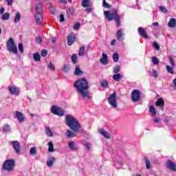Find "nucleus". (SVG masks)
<instances>
[{
    "label": "nucleus",
    "mask_w": 176,
    "mask_h": 176,
    "mask_svg": "<svg viewBox=\"0 0 176 176\" xmlns=\"http://www.w3.org/2000/svg\"><path fill=\"white\" fill-rule=\"evenodd\" d=\"M74 86L78 93L80 95V97H82V100H85V98L90 100L91 97L90 96V94L88 91L90 86H89L87 79L85 78L79 79L74 82Z\"/></svg>",
    "instance_id": "nucleus-1"
},
{
    "label": "nucleus",
    "mask_w": 176,
    "mask_h": 176,
    "mask_svg": "<svg viewBox=\"0 0 176 176\" xmlns=\"http://www.w3.org/2000/svg\"><path fill=\"white\" fill-rule=\"evenodd\" d=\"M65 122L67 126L71 129L74 133H79L80 131V129H82V126L79 123V121L75 118L72 115L69 114L65 116Z\"/></svg>",
    "instance_id": "nucleus-2"
},
{
    "label": "nucleus",
    "mask_w": 176,
    "mask_h": 176,
    "mask_svg": "<svg viewBox=\"0 0 176 176\" xmlns=\"http://www.w3.org/2000/svg\"><path fill=\"white\" fill-rule=\"evenodd\" d=\"M103 13L109 21H112V20L114 19L117 27H120V16H119V14H118V11L115 10L112 12L107 10L104 11Z\"/></svg>",
    "instance_id": "nucleus-3"
},
{
    "label": "nucleus",
    "mask_w": 176,
    "mask_h": 176,
    "mask_svg": "<svg viewBox=\"0 0 176 176\" xmlns=\"http://www.w3.org/2000/svg\"><path fill=\"white\" fill-rule=\"evenodd\" d=\"M107 101L112 108H118V100H116V92H113L107 98Z\"/></svg>",
    "instance_id": "nucleus-4"
},
{
    "label": "nucleus",
    "mask_w": 176,
    "mask_h": 176,
    "mask_svg": "<svg viewBox=\"0 0 176 176\" xmlns=\"http://www.w3.org/2000/svg\"><path fill=\"white\" fill-rule=\"evenodd\" d=\"M50 111L52 113H54V115H57L58 116L60 117L64 116L65 113V111H64V109L56 106H52L50 109Z\"/></svg>",
    "instance_id": "nucleus-5"
},
{
    "label": "nucleus",
    "mask_w": 176,
    "mask_h": 176,
    "mask_svg": "<svg viewBox=\"0 0 176 176\" xmlns=\"http://www.w3.org/2000/svg\"><path fill=\"white\" fill-rule=\"evenodd\" d=\"M13 167H14V160H8L5 161V162L3 164V170H7L8 171H10V170H13Z\"/></svg>",
    "instance_id": "nucleus-6"
},
{
    "label": "nucleus",
    "mask_w": 176,
    "mask_h": 176,
    "mask_svg": "<svg viewBox=\"0 0 176 176\" xmlns=\"http://www.w3.org/2000/svg\"><path fill=\"white\" fill-rule=\"evenodd\" d=\"M131 100L133 102H138L141 100V92L138 89H134L131 93Z\"/></svg>",
    "instance_id": "nucleus-7"
},
{
    "label": "nucleus",
    "mask_w": 176,
    "mask_h": 176,
    "mask_svg": "<svg viewBox=\"0 0 176 176\" xmlns=\"http://www.w3.org/2000/svg\"><path fill=\"white\" fill-rule=\"evenodd\" d=\"M8 91H10V94L12 96H19L20 94V89L16 86H10L8 87Z\"/></svg>",
    "instance_id": "nucleus-8"
},
{
    "label": "nucleus",
    "mask_w": 176,
    "mask_h": 176,
    "mask_svg": "<svg viewBox=\"0 0 176 176\" xmlns=\"http://www.w3.org/2000/svg\"><path fill=\"white\" fill-rule=\"evenodd\" d=\"M10 144H12L16 153H20V152H21V148H20V143L19 141H11L10 142Z\"/></svg>",
    "instance_id": "nucleus-9"
},
{
    "label": "nucleus",
    "mask_w": 176,
    "mask_h": 176,
    "mask_svg": "<svg viewBox=\"0 0 176 176\" xmlns=\"http://www.w3.org/2000/svg\"><path fill=\"white\" fill-rule=\"evenodd\" d=\"M14 118L16 119H18V122L19 123H23L24 122V120H25V118L24 117V114L20 111L15 112Z\"/></svg>",
    "instance_id": "nucleus-10"
},
{
    "label": "nucleus",
    "mask_w": 176,
    "mask_h": 176,
    "mask_svg": "<svg viewBox=\"0 0 176 176\" xmlns=\"http://www.w3.org/2000/svg\"><path fill=\"white\" fill-rule=\"evenodd\" d=\"M166 165L167 168H168L169 170H172V171H176V164L173 161L168 160L166 162Z\"/></svg>",
    "instance_id": "nucleus-11"
},
{
    "label": "nucleus",
    "mask_w": 176,
    "mask_h": 176,
    "mask_svg": "<svg viewBox=\"0 0 176 176\" xmlns=\"http://www.w3.org/2000/svg\"><path fill=\"white\" fill-rule=\"evenodd\" d=\"M7 49H8V52L14 53V54H17V53L19 52L16 45H7Z\"/></svg>",
    "instance_id": "nucleus-12"
},
{
    "label": "nucleus",
    "mask_w": 176,
    "mask_h": 176,
    "mask_svg": "<svg viewBox=\"0 0 176 176\" xmlns=\"http://www.w3.org/2000/svg\"><path fill=\"white\" fill-rule=\"evenodd\" d=\"M76 39V37L75 36V34L74 33H72L67 36V43L68 45H72L74 44V42H75Z\"/></svg>",
    "instance_id": "nucleus-13"
},
{
    "label": "nucleus",
    "mask_w": 176,
    "mask_h": 176,
    "mask_svg": "<svg viewBox=\"0 0 176 176\" xmlns=\"http://www.w3.org/2000/svg\"><path fill=\"white\" fill-rule=\"evenodd\" d=\"M35 20L36 24L41 25V24H42V22L43 21V16H42V14L36 13L35 15Z\"/></svg>",
    "instance_id": "nucleus-14"
},
{
    "label": "nucleus",
    "mask_w": 176,
    "mask_h": 176,
    "mask_svg": "<svg viewBox=\"0 0 176 176\" xmlns=\"http://www.w3.org/2000/svg\"><path fill=\"white\" fill-rule=\"evenodd\" d=\"M138 33L139 35H140V36H142V38H144V39L148 38V34H146V31H145L144 28H139Z\"/></svg>",
    "instance_id": "nucleus-15"
},
{
    "label": "nucleus",
    "mask_w": 176,
    "mask_h": 176,
    "mask_svg": "<svg viewBox=\"0 0 176 176\" xmlns=\"http://www.w3.org/2000/svg\"><path fill=\"white\" fill-rule=\"evenodd\" d=\"M99 133L100 134H102V135H103L104 138H107V140L111 139V135L109 134V133L107 132V131L100 129H99Z\"/></svg>",
    "instance_id": "nucleus-16"
},
{
    "label": "nucleus",
    "mask_w": 176,
    "mask_h": 176,
    "mask_svg": "<svg viewBox=\"0 0 176 176\" xmlns=\"http://www.w3.org/2000/svg\"><path fill=\"white\" fill-rule=\"evenodd\" d=\"M54 162H56V158L54 157H51L47 158V167H53V164H54Z\"/></svg>",
    "instance_id": "nucleus-17"
},
{
    "label": "nucleus",
    "mask_w": 176,
    "mask_h": 176,
    "mask_svg": "<svg viewBox=\"0 0 176 176\" xmlns=\"http://www.w3.org/2000/svg\"><path fill=\"white\" fill-rule=\"evenodd\" d=\"M100 63L103 65H107V64H108V55H107V54H102V56L100 58Z\"/></svg>",
    "instance_id": "nucleus-18"
},
{
    "label": "nucleus",
    "mask_w": 176,
    "mask_h": 176,
    "mask_svg": "<svg viewBox=\"0 0 176 176\" xmlns=\"http://www.w3.org/2000/svg\"><path fill=\"white\" fill-rule=\"evenodd\" d=\"M35 10L37 14H41L43 12V8L42 6V3H38L35 6Z\"/></svg>",
    "instance_id": "nucleus-19"
},
{
    "label": "nucleus",
    "mask_w": 176,
    "mask_h": 176,
    "mask_svg": "<svg viewBox=\"0 0 176 176\" xmlns=\"http://www.w3.org/2000/svg\"><path fill=\"white\" fill-rule=\"evenodd\" d=\"M68 146L71 151H78V147L76 144H75V142L70 141L68 142Z\"/></svg>",
    "instance_id": "nucleus-20"
},
{
    "label": "nucleus",
    "mask_w": 176,
    "mask_h": 176,
    "mask_svg": "<svg viewBox=\"0 0 176 176\" xmlns=\"http://www.w3.org/2000/svg\"><path fill=\"white\" fill-rule=\"evenodd\" d=\"M168 25L170 28H174V27H176V19L175 18H170Z\"/></svg>",
    "instance_id": "nucleus-21"
},
{
    "label": "nucleus",
    "mask_w": 176,
    "mask_h": 176,
    "mask_svg": "<svg viewBox=\"0 0 176 176\" xmlns=\"http://www.w3.org/2000/svg\"><path fill=\"white\" fill-rule=\"evenodd\" d=\"M123 29H120L117 32V39L118 41H123Z\"/></svg>",
    "instance_id": "nucleus-22"
},
{
    "label": "nucleus",
    "mask_w": 176,
    "mask_h": 176,
    "mask_svg": "<svg viewBox=\"0 0 176 176\" xmlns=\"http://www.w3.org/2000/svg\"><path fill=\"white\" fill-rule=\"evenodd\" d=\"M156 107H164V100L163 98H160L157 100V102H155Z\"/></svg>",
    "instance_id": "nucleus-23"
},
{
    "label": "nucleus",
    "mask_w": 176,
    "mask_h": 176,
    "mask_svg": "<svg viewBox=\"0 0 176 176\" xmlns=\"http://www.w3.org/2000/svg\"><path fill=\"white\" fill-rule=\"evenodd\" d=\"M66 137H67V138H74V137H76V133L70 130H67L66 132Z\"/></svg>",
    "instance_id": "nucleus-24"
},
{
    "label": "nucleus",
    "mask_w": 176,
    "mask_h": 176,
    "mask_svg": "<svg viewBox=\"0 0 176 176\" xmlns=\"http://www.w3.org/2000/svg\"><path fill=\"white\" fill-rule=\"evenodd\" d=\"M123 78L121 74L117 73L113 76V79L116 80V82H120V80Z\"/></svg>",
    "instance_id": "nucleus-25"
},
{
    "label": "nucleus",
    "mask_w": 176,
    "mask_h": 176,
    "mask_svg": "<svg viewBox=\"0 0 176 176\" xmlns=\"http://www.w3.org/2000/svg\"><path fill=\"white\" fill-rule=\"evenodd\" d=\"M81 5L82 8H90V0H82Z\"/></svg>",
    "instance_id": "nucleus-26"
},
{
    "label": "nucleus",
    "mask_w": 176,
    "mask_h": 176,
    "mask_svg": "<svg viewBox=\"0 0 176 176\" xmlns=\"http://www.w3.org/2000/svg\"><path fill=\"white\" fill-rule=\"evenodd\" d=\"M83 74V72L80 69V67L79 66H76V69L74 71V75H76L77 76H79V75H82Z\"/></svg>",
    "instance_id": "nucleus-27"
},
{
    "label": "nucleus",
    "mask_w": 176,
    "mask_h": 176,
    "mask_svg": "<svg viewBox=\"0 0 176 176\" xmlns=\"http://www.w3.org/2000/svg\"><path fill=\"white\" fill-rule=\"evenodd\" d=\"M20 20H21V14H20V12H16L15 14L14 21V23H19Z\"/></svg>",
    "instance_id": "nucleus-28"
},
{
    "label": "nucleus",
    "mask_w": 176,
    "mask_h": 176,
    "mask_svg": "<svg viewBox=\"0 0 176 176\" xmlns=\"http://www.w3.org/2000/svg\"><path fill=\"white\" fill-rule=\"evenodd\" d=\"M102 7L104 8V9H111L112 8V6L108 3H107V0L102 1Z\"/></svg>",
    "instance_id": "nucleus-29"
},
{
    "label": "nucleus",
    "mask_w": 176,
    "mask_h": 176,
    "mask_svg": "<svg viewBox=\"0 0 176 176\" xmlns=\"http://www.w3.org/2000/svg\"><path fill=\"white\" fill-rule=\"evenodd\" d=\"M33 60H34V61L38 62L41 61V54H39V53H35L33 54Z\"/></svg>",
    "instance_id": "nucleus-30"
},
{
    "label": "nucleus",
    "mask_w": 176,
    "mask_h": 176,
    "mask_svg": "<svg viewBox=\"0 0 176 176\" xmlns=\"http://www.w3.org/2000/svg\"><path fill=\"white\" fill-rule=\"evenodd\" d=\"M45 133L46 135H47V137H52L53 135V132L52 131V130H50V128H49L48 126L45 127Z\"/></svg>",
    "instance_id": "nucleus-31"
},
{
    "label": "nucleus",
    "mask_w": 176,
    "mask_h": 176,
    "mask_svg": "<svg viewBox=\"0 0 176 176\" xmlns=\"http://www.w3.org/2000/svg\"><path fill=\"white\" fill-rule=\"evenodd\" d=\"M30 155H31V156H36V147L30 148Z\"/></svg>",
    "instance_id": "nucleus-32"
},
{
    "label": "nucleus",
    "mask_w": 176,
    "mask_h": 176,
    "mask_svg": "<svg viewBox=\"0 0 176 176\" xmlns=\"http://www.w3.org/2000/svg\"><path fill=\"white\" fill-rule=\"evenodd\" d=\"M3 133H9L10 131V126L9 124H5L3 126Z\"/></svg>",
    "instance_id": "nucleus-33"
},
{
    "label": "nucleus",
    "mask_w": 176,
    "mask_h": 176,
    "mask_svg": "<svg viewBox=\"0 0 176 176\" xmlns=\"http://www.w3.org/2000/svg\"><path fill=\"white\" fill-rule=\"evenodd\" d=\"M48 152H54V146L52 142H48Z\"/></svg>",
    "instance_id": "nucleus-34"
},
{
    "label": "nucleus",
    "mask_w": 176,
    "mask_h": 176,
    "mask_svg": "<svg viewBox=\"0 0 176 176\" xmlns=\"http://www.w3.org/2000/svg\"><path fill=\"white\" fill-rule=\"evenodd\" d=\"M149 111L152 113L153 116H156V109L153 105H151L149 107Z\"/></svg>",
    "instance_id": "nucleus-35"
},
{
    "label": "nucleus",
    "mask_w": 176,
    "mask_h": 176,
    "mask_svg": "<svg viewBox=\"0 0 176 176\" xmlns=\"http://www.w3.org/2000/svg\"><path fill=\"white\" fill-rule=\"evenodd\" d=\"M1 19L3 21L9 20L10 19V14L6 12L2 15Z\"/></svg>",
    "instance_id": "nucleus-36"
},
{
    "label": "nucleus",
    "mask_w": 176,
    "mask_h": 176,
    "mask_svg": "<svg viewBox=\"0 0 176 176\" xmlns=\"http://www.w3.org/2000/svg\"><path fill=\"white\" fill-rule=\"evenodd\" d=\"M72 63H73V64H76V63H78V56L76 54H74L72 56Z\"/></svg>",
    "instance_id": "nucleus-37"
},
{
    "label": "nucleus",
    "mask_w": 176,
    "mask_h": 176,
    "mask_svg": "<svg viewBox=\"0 0 176 176\" xmlns=\"http://www.w3.org/2000/svg\"><path fill=\"white\" fill-rule=\"evenodd\" d=\"M69 69H70L69 65H64L62 69L63 72H66V73L69 72Z\"/></svg>",
    "instance_id": "nucleus-38"
},
{
    "label": "nucleus",
    "mask_w": 176,
    "mask_h": 176,
    "mask_svg": "<svg viewBox=\"0 0 176 176\" xmlns=\"http://www.w3.org/2000/svg\"><path fill=\"white\" fill-rule=\"evenodd\" d=\"M174 67H171L170 65H166V69H167V72L169 73V74H174V69H173Z\"/></svg>",
    "instance_id": "nucleus-39"
},
{
    "label": "nucleus",
    "mask_w": 176,
    "mask_h": 176,
    "mask_svg": "<svg viewBox=\"0 0 176 176\" xmlns=\"http://www.w3.org/2000/svg\"><path fill=\"white\" fill-rule=\"evenodd\" d=\"M108 85H109V82H108V80H102L101 82H100V86H102V87H104L105 89H107V87H108Z\"/></svg>",
    "instance_id": "nucleus-40"
},
{
    "label": "nucleus",
    "mask_w": 176,
    "mask_h": 176,
    "mask_svg": "<svg viewBox=\"0 0 176 176\" xmlns=\"http://www.w3.org/2000/svg\"><path fill=\"white\" fill-rule=\"evenodd\" d=\"M145 165L147 170H149V168H151V160H149V159L148 158L145 159Z\"/></svg>",
    "instance_id": "nucleus-41"
},
{
    "label": "nucleus",
    "mask_w": 176,
    "mask_h": 176,
    "mask_svg": "<svg viewBox=\"0 0 176 176\" xmlns=\"http://www.w3.org/2000/svg\"><path fill=\"white\" fill-rule=\"evenodd\" d=\"M85 47H86L82 46L79 50L78 56L80 57L85 54Z\"/></svg>",
    "instance_id": "nucleus-42"
},
{
    "label": "nucleus",
    "mask_w": 176,
    "mask_h": 176,
    "mask_svg": "<svg viewBox=\"0 0 176 176\" xmlns=\"http://www.w3.org/2000/svg\"><path fill=\"white\" fill-rule=\"evenodd\" d=\"M158 9H160V12H162V13H167V12H168V10H167V8H166V7H163L162 6H160L158 7Z\"/></svg>",
    "instance_id": "nucleus-43"
},
{
    "label": "nucleus",
    "mask_w": 176,
    "mask_h": 176,
    "mask_svg": "<svg viewBox=\"0 0 176 176\" xmlns=\"http://www.w3.org/2000/svg\"><path fill=\"white\" fill-rule=\"evenodd\" d=\"M152 62L154 64V65H159V59L156 56H153L152 58Z\"/></svg>",
    "instance_id": "nucleus-44"
},
{
    "label": "nucleus",
    "mask_w": 176,
    "mask_h": 176,
    "mask_svg": "<svg viewBox=\"0 0 176 176\" xmlns=\"http://www.w3.org/2000/svg\"><path fill=\"white\" fill-rule=\"evenodd\" d=\"M113 60L114 63H118V61H119V54H118V53H115L113 55Z\"/></svg>",
    "instance_id": "nucleus-45"
},
{
    "label": "nucleus",
    "mask_w": 176,
    "mask_h": 176,
    "mask_svg": "<svg viewBox=\"0 0 176 176\" xmlns=\"http://www.w3.org/2000/svg\"><path fill=\"white\" fill-rule=\"evenodd\" d=\"M114 74H118V72H120V67L119 65H116L113 69Z\"/></svg>",
    "instance_id": "nucleus-46"
},
{
    "label": "nucleus",
    "mask_w": 176,
    "mask_h": 176,
    "mask_svg": "<svg viewBox=\"0 0 176 176\" xmlns=\"http://www.w3.org/2000/svg\"><path fill=\"white\" fill-rule=\"evenodd\" d=\"M47 68L49 69H50V71H55L56 70V67H54V65L53 63H52V62H50V64H48Z\"/></svg>",
    "instance_id": "nucleus-47"
},
{
    "label": "nucleus",
    "mask_w": 176,
    "mask_h": 176,
    "mask_svg": "<svg viewBox=\"0 0 176 176\" xmlns=\"http://www.w3.org/2000/svg\"><path fill=\"white\" fill-rule=\"evenodd\" d=\"M85 146H86L87 151H91V144L89 142H85Z\"/></svg>",
    "instance_id": "nucleus-48"
},
{
    "label": "nucleus",
    "mask_w": 176,
    "mask_h": 176,
    "mask_svg": "<svg viewBox=\"0 0 176 176\" xmlns=\"http://www.w3.org/2000/svg\"><path fill=\"white\" fill-rule=\"evenodd\" d=\"M169 61L170 63L171 67H175V61H174V58H173V57H169Z\"/></svg>",
    "instance_id": "nucleus-49"
},
{
    "label": "nucleus",
    "mask_w": 176,
    "mask_h": 176,
    "mask_svg": "<svg viewBox=\"0 0 176 176\" xmlns=\"http://www.w3.org/2000/svg\"><path fill=\"white\" fill-rule=\"evenodd\" d=\"M7 45H14V40L13 38H10L9 40L7 41Z\"/></svg>",
    "instance_id": "nucleus-50"
},
{
    "label": "nucleus",
    "mask_w": 176,
    "mask_h": 176,
    "mask_svg": "<svg viewBox=\"0 0 176 176\" xmlns=\"http://www.w3.org/2000/svg\"><path fill=\"white\" fill-rule=\"evenodd\" d=\"M41 54L42 57H46L47 56V50H43L41 52Z\"/></svg>",
    "instance_id": "nucleus-51"
},
{
    "label": "nucleus",
    "mask_w": 176,
    "mask_h": 176,
    "mask_svg": "<svg viewBox=\"0 0 176 176\" xmlns=\"http://www.w3.org/2000/svg\"><path fill=\"white\" fill-rule=\"evenodd\" d=\"M74 30H75V31H78V30H79V28H80V23H76L74 25Z\"/></svg>",
    "instance_id": "nucleus-52"
},
{
    "label": "nucleus",
    "mask_w": 176,
    "mask_h": 176,
    "mask_svg": "<svg viewBox=\"0 0 176 176\" xmlns=\"http://www.w3.org/2000/svg\"><path fill=\"white\" fill-rule=\"evenodd\" d=\"M35 42H36V43H38V44L42 43V37L38 36V37L36 38Z\"/></svg>",
    "instance_id": "nucleus-53"
},
{
    "label": "nucleus",
    "mask_w": 176,
    "mask_h": 176,
    "mask_svg": "<svg viewBox=\"0 0 176 176\" xmlns=\"http://www.w3.org/2000/svg\"><path fill=\"white\" fill-rule=\"evenodd\" d=\"M19 50L21 53H24V47L23 46V45H19Z\"/></svg>",
    "instance_id": "nucleus-54"
},
{
    "label": "nucleus",
    "mask_w": 176,
    "mask_h": 176,
    "mask_svg": "<svg viewBox=\"0 0 176 176\" xmlns=\"http://www.w3.org/2000/svg\"><path fill=\"white\" fill-rule=\"evenodd\" d=\"M69 12H70L72 16H74V14H75V10L72 8H69Z\"/></svg>",
    "instance_id": "nucleus-55"
},
{
    "label": "nucleus",
    "mask_w": 176,
    "mask_h": 176,
    "mask_svg": "<svg viewBox=\"0 0 176 176\" xmlns=\"http://www.w3.org/2000/svg\"><path fill=\"white\" fill-rule=\"evenodd\" d=\"M8 6H12L13 5V0H6Z\"/></svg>",
    "instance_id": "nucleus-56"
},
{
    "label": "nucleus",
    "mask_w": 176,
    "mask_h": 176,
    "mask_svg": "<svg viewBox=\"0 0 176 176\" xmlns=\"http://www.w3.org/2000/svg\"><path fill=\"white\" fill-rule=\"evenodd\" d=\"M85 12H87V13H91L93 12V9L91 8H87L85 9Z\"/></svg>",
    "instance_id": "nucleus-57"
},
{
    "label": "nucleus",
    "mask_w": 176,
    "mask_h": 176,
    "mask_svg": "<svg viewBox=\"0 0 176 176\" xmlns=\"http://www.w3.org/2000/svg\"><path fill=\"white\" fill-rule=\"evenodd\" d=\"M154 49H155V50H160V45H153Z\"/></svg>",
    "instance_id": "nucleus-58"
},
{
    "label": "nucleus",
    "mask_w": 176,
    "mask_h": 176,
    "mask_svg": "<svg viewBox=\"0 0 176 176\" xmlns=\"http://www.w3.org/2000/svg\"><path fill=\"white\" fill-rule=\"evenodd\" d=\"M153 76H154V78H157V71L156 70L153 71Z\"/></svg>",
    "instance_id": "nucleus-59"
},
{
    "label": "nucleus",
    "mask_w": 176,
    "mask_h": 176,
    "mask_svg": "<svg viewBox=\"0 0 176 176\" xmlns=\"http://www.w3.org/2000/svg\"><path fill=\"white\" fill-rule=\"evenodd\" d=\"M65 21L64 15H63V14H61L60 15V23H63V21Z\"/></svg>",
    "instance_id": "nucleus-60"
},
{
    "label": "nucleus",
    "mask_w": 176,
    "mask_h": 176,
    "mask_svg": "<svg viewBox=\"0 0 176 176\" xmlns=\"http://www.w3.org/2000/svg\"><path fill=\"white\" fill-rule=\"evenodd\" d=\"M30 116L31 118H34V116H35L36 118H39V115L38 114H34V113H30Z\"/></svg>",
    "instance_id": "nucleus-61"
},
{
    "label": "nucleus",
    "mask_w": 176,
    "mask_h": 176,
    "mask_svg": "<svg viewBox=\"0 0 176 176\" xmlns=\"http://www.w3.org/2000/svg\"><path fill=\"white\" fill-rule=\"evenodd\" d=\"M3 13H5V8L2 7L0 9V14H3Z\"/></svg>",
    "instance_id": "nucleus-62"
},
{
    "label": "nucleus",
    "mask_w": 176,
    "mask_h": 176,
    "mask_svg": "<svg viewBox=\"0 0 176 176\" xmlns=\"http://www.w3.org/2000/svg\"><path fill=\"white\" fill-rule=\"evenodd\" d=\"M161 122V120L160 119H157V118H155L154 120V123H160Z\"/></svg>",
    "instance_id": "nucleus-63"
},
{
    "label": "nucleus",
    "mask_w": 176,
    "mask_h": 176,
    "mask_svg": "<svg viewBox=\"0 0 176 176\" xmlns=\"http://www.w3.org/2000/svg\"><path fill=\"white\" fill-rule=\"evenodd\" d=\"M173 87H175L176 88V78L173 79Z\"/></svg>",
    "instance_id": "nucleus-64"
}]
</instances>
